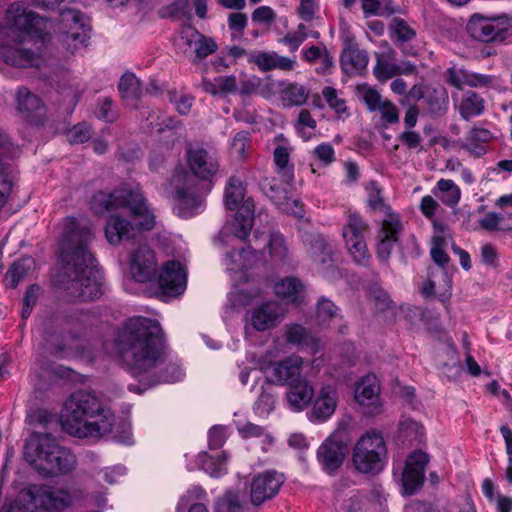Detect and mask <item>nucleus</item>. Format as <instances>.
<instances>
[{"mask_svg": "<svg viewBox=\"0 0 512 512\" xmlns=\"http://www.w3.org/2000/svg\"><path fill=\"white\" fill-rule=\"evenodd\" d=\"M93 234L86 224L67 218L61 243V266L55 284L69 296L81 301L98 299L102 295V276L96 259L88 250Z\"/></svg>", "mask_w": 512, "mask_h": 512, "instance_id": "nucleus-1", "label": "nucleus"}, {"mask_svg": "<svg viewBox=\"0 0 512 512\" xmlns=\"http://www.w3.org/2000/svg\"><path fill=\"white\" fill-rule=\"evenodd\" d=\"M91 208L97 214L121 208L129 209L134 225L119 216H111L108 220L105 234L108 242L113 245L133 238L137 231L151 230L155 224V216L149 209L142 192L128 185H123L110 193L97 192L91 199Z\"/></svg>", "mask_w": 512, "mask_h": 512, "instance_id": "nucleus-2", "label": "nucleus"}, {"mask_svg": "<svg viewBox=\"0 0 512 512\" xmlns=\"http://www.w3.org/2000/svg\"><path fill=\"white\" fill-rule=\"evenodd\" d=\"M60 424L73 437L99 440L113 432L116 415L100 396L79 389L65 400Z\"/></svg>", "mask_w": 512, "mask_h": 512, "instance_id": "nucleus-3", "label": "nucleus"}, {"mask_svg": "<svg viewBox=\"0 0 512 512\" xmlns=\"http://www.w3.org/2000/svg\"><path fill=\"white\" fill-rule=\"evenodd\" d=\"M117 349L124 363L136 371L155 366L163 353L159 323L143 317L129 319L118 335Z\"/></svg>", "mask_w": 512, "mask_h": 512, "instance_id": "nucleus-4", "label": "nucleus"}, {"mask_svg": "<svg viewBox=\"0 0 512 512\" xmlns=\"http://www.w3.org/2000/svg\"><path fill=\"white\" fill-rule=\"evenodd\" d=\"M186 160L191 172L178 171L171 178L174 197L182 210H192L201 204L200 197L195 193L196 180L211 181L218 173L220 163L215 152L202 147L189 148Z\"/></svg>", "mask_w": 512, "mask_h": 512, "instance_id": "nucleus-5", "label": "nucleus"}, {"mask_svg": "<svg viewBox=\"0 0 512 512\" xmlns=\"http://www.w3.org/2000/svg\"><path fill=\"white\" fill-rule=\"evenodd\" d=\"M24 458L43 476L65 474L76 465L75 455L49 433H32L24 446Z\"/></svg>", "mask_w": 512, "mask_h": 512, "instance_id": "nucleus-6", "label": "nucleus"}, {"mask_svg": "<svg viewBox=\"0 0 512 512\" xmlns=\"http://www.w3.org/2000/svg\"><path fill=\"white\" fill-rule=\"evenodd\" d=\"M387 458V446L381 433L369 430L355 443L352 452V464L355 470L363 474H376L384 468Z\"/></svg>", "mask_w": 512, "mask_h": 512, "instance_id": "nucleus-7", "label": "nucleus"}, {"mask_svg": "<svg viewBox=\"0 0 512 512\" xmlns=\"http://www.w3.org/2000/svg\"><path fill=\"white\" fill-rule=\"evenodd\" d=\"M19 500L28 511L44 509L55 512L68 506L71 497L67 491L33 484L20 492Z\"/></svg>", "mask_w": 512, "mask_h": 512, "instance_id": "nucleus-8", "label": "nucleus"}, {"mask_svg": "<svg viewBox=\"0 0 512 512\" xmlns=\"http://www.w3.org/2000/svg\"><path fill=\"white\" fill-rule=\"evenodd\" d=\"M174 44L177 52L193 64H199L218 49V45L213 38L200 33L190 25L181 29Z\"/></svg>", "mask_w": 512, "mask_h": 512, "instance_id": "nucleus-9", "label": "nucleus"}, {"mask_svg": "<svg viewBox=\"0 0 512 512\" xmlns=\"http://www.w3.org/2000/svg\"><path fill=\"white\" fill-rule=\"evenodd\" d=\"M5 23L10 28L41 39L50 30L49 20L30 10L22 2L12 3L8 7L5 13Z\"/></svg>", "mask_w": 512, "mask_h": 512, "instance_id": "nucleus-10", "label": "nucleus"}, {"mask_svg": "<svg viewBox=\"0 0 512 512\" xmlns=\"http://www.w3.org/2000/svg\"><path fill=\"white\" fill-rule=\"evenodd\" d=\"M303 360L300 356L291 355L286 359L275 363L273 365L266 366L263 373L271 384L275 381L286 384H295L300 380L302 372ZM262 373L261 370L252 369L249 371H243L240 379L242 382H247L248 376L254 374L255 376Z\"/></svg>", "mask_w": 512, "mask_h": 512, "instance_id": "nucleus-11", "label": "nucleus"}, {"mask_svg": "<svg viewBox=\"0 0 512 512\" xmlns=\"http://www.w3.org/2000/svg\"><path fill=\"white\" fill-rule=\"evenodd\" d=\"M366 223L356 214H350L343 226L342 235L353 260L362 266L368 264L370 254L365 241Z\"/></svg>", "mask_w": 512, "mask_h": 512, "instance_id": "nucleus-12", "label": "nucleus"}, {"mask_svg": "<svg viewBox=\"0 0 512 512\" xmlns=\"http://www.w3.org/2000/svg\"><path fill=\"white\" fill-rule=\"evenodd\" d=\"M129 270L132 278L139 283H147L155 278L157 260L148 245L141 244L130 252Z\"/></svg>", "mask_w": 512, "mask_h": 512, "instance_id": "nucleus-13", "label": "nucleus"}, {"mask_svg": "<svg viewBox=\"0 0 512 512\" xmlns=\"http://www.w3.org/2000/svg\"><path fill=\"white\" fill-rule=\"evenodd\" d=\"M254 205L249 199L244 201L235 214L232 223L226 224L219 234L223 244H233L235 240H244L253 226Z\"/></svg>", "mask_w": 512, "mask_h": 512, "instance_id": "nucleus-14", "label": "nucleus"}, {"mask_svg": "<svg viewBox=\"0 0 512 512\" xmlns=\"http://www.w3.org/2000/svg\"><path fill=\"white\" fill-rule=\"evenodd\" d=\"M429 463V456L421 450L408 455L402 473V485L405 494H414L424 482V470Z\"/></svg>", "mask_w": 512, "mask_h": 512, "instance_id": "nucleus-15", "label": "nucleus"}, {"mask_svg": "<svg viewBox=\"0 0 512 512\" xmlns=\"http://www.w3.org/2000/svg\"><path fill=\"white\" fill-rule=\"evenodd\" d=\"M187 274L180 262L170 260L164 263L158 276V286L167 296H178L186 289Z\"/></svg>", "mask_w": 512, "mask_h": 512, "instance_id": "nucleus-16", "label": "nucleus"}, {"mask_svg": "<svg viewBox=\"0 0 512 512\" xmlns=\"http://www.w3.org/2000/svg\"><path fill=\"white\" fill-rule=\"evenodd\" d=\"M284 482L282 474L264 472L255 476L250 484V500L253 505H260L273 498Z\"/></svg>", "mask_w": 512, "mask_h": 512, "instance_id": "nucleus-17", "label": "nucleus"}, {"mask_svg": "<svg viewBox=\"0 0 512 512\" xmlns=\"http://www.w3.org/2000/svg\"><path fill=\"white\" fill-rule=\"evenodd\" d=\"M401 230L402 223L399 215L388 213L378 232L377 257L381 261L387 262L389 259Z\"/></svg>", "mask_w": 512, "mask_h": 512, "instance_id": "nucleus-18", "label": "nucleus"}, {"mask_svg": "<svg viewBox=\"0 0 512 512\" xmlns=\"http://www.w3.org/2000/svg\"><path fill=\"white\" fill-rule=\"evenodd\" d=\"M0 58L7 64L19 68L39 66L42 58L39 53L26 47V43L0 44Z\"/></svg>", "mask_w": 512, "mask_h": 512, "instance_id": "nucleus-19", "label": "nucleus"}, {"mask_svg": "<svg viewBox=\"0 0 512 512\" xmlns=\"http://www.w3.org/2000/svg\"><path fill=\"white\" fill-rule=\"evenodd\" d=\"M285 311L277 302H267L251 312V326L256 331H267L276 327L284 318Z\"/></svg>", "mask_w": 512, "mask_h": 512, "instance_id": "nucleus-20", "label": "nucleus"}, {"mask_svg": "<svg viewBox=\"0 0 512 512\" xmlns=\"http://www.w3.org/2000/svg\"><path fill=\"white\" fill-rule=\"evenodd\" d=\"M512 35V21L507 16L482 15V42L501 43Z\"/></svg>", "mask_w": 512, "mask_h": 512, "instance_id": "nucleus-21", "label": "nucleus"}, {"mask_svg": "<svg viewBox=\"0 0 512 512\" xmlns=\"http://www.w3.org/2000/svg\"><path fill=\"white\" fill-rule=\"evenodd\" d=\"M347 447L327 438L318 448L317 458L327 473L338 470L345 459Z\"/></svg>", "mask_w": 512, "mask_h": 512, "instance_id": "nucleus-22", "label": "nucleus"}, {"mask_svg": "<svg viewBox=\"0 0 512 512\" xmlns=\"http://www.w3.org/2000/svg\"><path fill=\"white\" fill-rule=\"evenodd\" d=\"M315 400L311 417L316 421H325L330 418L337 407V392L334 386H321L315 391Z\"/></svg>", "mask_w": 512, "mask_h": 512, "instance_id": "nucleus-23", "label": "nucleus"}, {"mask_svg": "<svg viewBox=\"0 0 512 512\" xmlns=\"http://www.w3.org/2000/svg\"><path fill=\"white\" fill-rule=\"evenodd\" d=\"M17 111L26 119L42 118L46 107L43 101L26 87H20L16 93Z\"/></svg>", "mask_w": 512, "mask_h": 512, "instance_id": "nucleus-24", "label": "nucleus"}, {"mask_svg": "<svg viewBox=\"0 0 512 512\" xmlns=\"http://www.w3.org/2000/svg\"><path fill=\"white\" fill-rule=\"evenodd\" d=\"M354 398L364 414L378 415L383 411L380 386H356Z\"/></svg>", "mask_w": 512, "mask_h": 512, "instance_id": "nucleus-25", "label": "nucleus"}, {"mask_svg": "<svg viewBox=\"0 0 512 512\" xmlns=\"http://www.w3.org/2000/svg\"><path fill=\"white\" fill-rule=\"evenodd\" d=\"M368 60L367 53L354 43L343 49L340 58L342 70L348 75L360 74L366 69Z\"/></svg>", "mask_w": 512, "mask_h": 512, "instance_id": "nucleus-26", "label": "nucleus"}, {"mask_svg": "<svg viewBox=\"0 0 512 512\" xmlns=\"http://www.w3.org/2000/svg\"><path fill=\"white\" fill-rule=\"evenodd\" d=\"M40 381L44 382H85L86 376L72 370L69 367L50 364L41 367Z\"/></svg>", "mask_w": 512, "mask_h": 512, "instance_id": "nucleus-27", "label": "nucleus"}, {"mask_svg": "<svg viewBox=\"0 0 512 512\" xmlns=\"http://www.w3.org/2000/svg\"><path fill=\"white\" fill-rule=\"evenodd\" d=\"M256 249L268 248L270 256L276 261H282L287 255V248L280 234H265L256 232L254 235Z\"/></svg>", "mask_w": 512, "mask_h": 512, "instance_id": "nucleus-28", "label": "nucleus"}, {"mask_svg": "<svg viewBox=\"0 0 512 512\" xmlns=\"http://www.w3.org/2000/svg\"><path fill=\"white\" fill-rule=\"evenodd\" d=\"M304 290V284L295 277H286L274 285L275 294L287 303H299Z\"/></svg>", "mask_w": 512, "mask_h": 512, "instance_id": "nucleus-29", "label": "nucleus"}, {"mask_svg": "<svg viewBox=\"0 0 512 512\" xmlns=\"http://www.w3.org/2000/svg\"><path fill=\"white\" fill-rule=\"evenodd\" d=\"M392 37H396L398 46L405 55L415 56L416 50L413 47H407L406 42L412 40L416 36L415 30L408 25V23L401 18H393L389 27Z\"/></svg>", "mask_w": 512, "mask_h": 512, "instance_id": "nucleus-30", "label": "nucleus"}, {"mask_svg": "<svg viewBox=\"0 0 512 512\" xmlns=\"http://www.w3.org/2000/svg\"><path fill=\"white\" fill-rule=\"evenodd\" d=\"M306 241L308 245V253L314 262L327 264L333 261L332 248L322 235H309Z\"/></svg>", "mask_w": 512, "mask_h": 512, "instance_id": "nucleus-31", "label": "nucleus"}, {"mask_svg": "<svg viewBox=\"0 0 512 512\" xmlns=\"http://www.w3.org/2000/svg\"><path fill=\"white\" fill-rule=\"evenodd\" d=\"M315 396L313 386H288L286 400L294 411L304 410Z\"/></svg>", "mask_w": 512, "mask_h": 512, "instance_id": "nucleus-32", "label": "nucleus"}, {"mask_svg": "<svg viewBox=\"0 0 512 512\" xmlns=\"http://www.w3.org/2000/svg\"><path fill=\"white\" fill-rule=\"evenodd\" d=\"M202 88L205 92L213 96L227 95L237 92L238 82L236 80V77L233 75L219 76L212 81L208 79H203Z\"/></svg>", "mask_w": 512, "mask_h": 512, "instance_id": "nucleus-33", "label": "nucleus"}, {"mask_svg": "<svg viewBox=\"0 0 512 512\" xmlns=\"http://www.w3.org/2000/svg\"><path fill=\"white\" fill-rule=\"evenodd\" d=\"M256 247L253 249L252 246L242 247L238 251L228 253V269L231 271L248 270L254 266L258 257L255 254Z\"/></svg>", "mask_w": 512, "mask_h": 512, "instance_id": "nucleus-34", "label": "nucleus"}, {"mask_svg": "<svg viewBox=\"0 0 512 512\" xmlns=\"http://www.w3.org/2000/svg\"><path fill=\"white\" fill-rule=\"evenodd\" d=\"M309 89L298 83H290L280 92V99L284 106H301L309 97Z\"/></svg>", "mask_w": 512, "mask_h": 512, "instance_id": "nucleus-35", "label": "nucleus"}, {"mask_svg": "<svg viewBox=\"0 0 512 512\" xmlns=\"http://www.w3.org/2000/svg\"><path fill=\"white\" fill-rule=\"evenodd\" d=\"M34 266V260L29 257L15 261L6 273V285L15 288L20 281L28 276Z\"/></svg>", "mask_w": 512, "mask_h": 512, "instance_id": "nucleus-36", "label": "nucleus"}, {"mask_svg": "<svg viewBox=\"0 0 512 512\" xmlns=\"http://www.w3.org/2000/svg\"><path fill=\"white\" fill-rule=\"evenodd\" d=\"M395 59V52L389 48L386 53L377 58L376 66L374 67V74L380 81H387L394 76L398 75L397 64L393 61Z\"/></svg>", "mask_w": 512, "mask_h": 512, "instance_id": "nucleus-37", "label": "nucleus"}, {"mask_svg": "<svg viewBox=\"0 0 512 512\" xmlns=\"http://www.w3.org/2000/svg\"><path fill=\"white\" fill-rule=\"evenodd\" d=\"M246 192L244 182L237 176H231L225 189V204L234 210L243 201Z\"/></svg>", "mask_w": 512, "mask_h": 512, "instance_id": "nucleus-38", "label": "nucleus"}, {"mask_svg": "<svg viewBox=\"0 0 512 512\" xmlns=\"http://www.w3.org/2000/svg\"><path fill=\"white\" fill-rule=\"evenodd\" d=\"M274 162L277 172L283 179L286 185H291L294 179L293 166L289 164L290 153L284 146H277L274 150Z\"/></svg>", "mask_w": 512, "mask_h": 512, "instance_id": "nucleus-39", "label": "nucleus"}, {"mask_svg": "<svg viewBox=\"0 0 512 512\" xmlns=\"http://www.w3.org/2000/svg\"><path fill=\"white\" fill-rule=\"evenodd\" d=\"M482 488L488 500L496 505L498 512L512 511V498L500 494L492 480L485 479Z\"/></svg>", "mask_w": 512, "mask_h": 512, "instance_id": "nucleus-40", "label": "nucleus"}, {"mask_svg": "<svg viewBox=\"0 0 512 512\" xmlns=\"http://www.w3.org/2000/svg\"><path fill=\"white\" fill-rule=\"evenodd\" d=\"M118 89L121 97L126 101L134 102L141 96L140 81L130 72L121 77Z\"/></svg>", "mask_w": 512, "mask_h": 512, "instance_id": "nucleus-41", "label": "nucleus"}, {"mask_svg": "<svg viewBox=\"0 0 512 512\" xmlns=\"http://www.w3.org/2000/svg\"><path fill=\"white\" fill-rule=\"evenodd\" d=\"M261 188L277 206L281 205L283 200H287V189L276 178H264L261 181Z\"/></svg>", "mask_w": 512, "mask_h": 512, "instance_id": "nucleus-42", "label": "nucleus"}, {"mask_svg": "<svg viewBox=\"0 0 512 512\" xmlns=\"http://www.w3.org/2000/svg\"><path fill=\"white\" fill-rule=\"evenodd\" d=\"M431 257L437 267L430 268V270H434L437 275L442 278L444 286H450L451 278L446 270V266L449 263V257L446 252L438 245H435L431 249Z\"/></svg>", "mask_w": 512, "mask_h": 512, "instance_id": "nucleus-43", "label": "nucleus"}, {"mask_svg": "<svg viewBox=\"0 0 512 512\" xmlns=\"http://www.w3.org/2000/svg\"><path fill=\"white\" fill-rule=\"evenodd\" d=\"M87 39L88 29L80 25L75 29L70 27L64 34L63 42L67 49L74 53L77 49L86 45Z\"/></svg>", "mask_w": 512, "mask_h": 512, "instance_id": "nucleus-44", "label": "nucleus"}, {"mask_svg": "<svg viewBox=\"0 0 512 512\" xmlns=\"http://www.w3.org/2000/svg\"><path fill=\"white\" fill-rule=\"evenodd\" d=\"M226 461L227 456L225 452H221L216 456H208L206 454L201 456L202 468L212 477H218L226 471Z\"/></svg>", "mask_w": 512, "mask_h": 512, "instance_id": "nucleus-45", "label": "nucleus"}, {"mask_svg": "<svg viewBox=\"0 0 512 512\" xmlns=\"http://www.w3.org/2000/svg\"><path fill=\"white\" fill-rule=\"evenodd\" d=\"M437 187L440 192L438 197L444 204L454 206L458 203L460 190L452 180L441 179L438 181Z\"/></svg>", "mask_w": 512, "mask_h": 512, "instance_id": "nucleus-46", "label": "nucleus"}, {"mask_svg": "<svg viewBox=\"0 0 512 512\" xmlns=\"http://www.w3.org/2000/svg\"><path fill=\"white\" fill-rule=\"evenodd\" d=\"M353 419L349 415L343 416L337 424L336 429L328 437L329 439L348 447L351 441Z\"/></svg>", "mask_w": 512, "mask_h": 512, "instance_id": "nucleus-47", "label": "nucleus"}, {"mask_svg": "<svg viewBox=\"0 0 512 512\" xmlns=\"http://www.w3.org/2000/svg\"><path fill=\"white\" fill-rule=\"evenodd\" d=\"M509 223H505V219L500 214L490 212L482 218V228L489 231H503L507 232L512 230V214L508 216Z\"/></svg>", "mask_w": 512, "mask_h": 512, "instance_id": "nucleus-48", "label": "nucleus"}, {"mask_svg": "<svg viewBox=\"0 0 512 512\" xmlns=\"http://www.w3.org/2000/svg\"><path fill=\"white\" fill-rule=\"evenodd\" d=\"M368 191V205L374 211H380L385 213V218L388 216V213H393L391 211L390 206H388L381 195V190L377 186L376 182L372 181L367 186Z\"/></svg>", "mask_w": 512, "mask_h": 512, "instance_id": "nucleus-49", "label": "nucleus"}, {"mask_svg": "<svg viewBox=\"0 0 512 512\" xmlns=\"http://www.w3.org/2000/svg\"><path fill=\"white\" fill-rule=\"evenodd\" d=\"M422 429V426L411 418L402 419L399 423L400 436L411 443L421 440Z\"/></svg>", "mask_w": 512, "mask_h": 512, "instance_id": "nucleus-50", "label": "nucleus"}, {"mask_svg": "<svg viewBox=\"0 0 512 512\" xmlns=\"http://www.w3.org/2000/svg\"><path fill=\"white\" fill-rule=\"evenodd\" d=\"M461 115L465 119H470L480 113V101L476 92L468 91L460 105Z\"/></svg>", "mask_w": 512, "mask_h": 512, "instance_id": "nucleus-51", "label": "nucleus"}, {"mask_svg": "<svg viewBox=\"0 0 512 512\" xmlns=\"http://www.w3.org/2000/svg\"><path fill=\"white\" fill-rule=\"evenodd\" d=\"M338 308L335 304L327 299L321 298L317 303L316 317L320 324H326L333 318L337 317Z\"/></svg>", "mask_w": 512, "mask_h": 512, "instance_id": "nucleus-52", "label": "nucleus"}, {"mask_svg": "<svg viewBox=\"0 0 512 512\" xmlns=\"http://www.w3.org/2000/svg\"><path fill=\"white\" fill-rule=\"evenodd\" d=\"M239 493L228 491L217 502L218 512H241Z\"/></svg>", "mask_w": 512, "mask_h": 512, "instance_id": "nucleus-53", "label": "nucleus"}, {"mask_svg": "<svg viewBox=\"0 0 512 512\" xmlns=\"http://www.w3.org/2000/svg\"><path fill=\"white\" fill-rule=\"evenodd\" d=\"M322 95L328 106L337 114L345 113L347 110L346 101L338 96V92L334 87L326 86L322 89Z\"/></svg>", "mask_w": 512, "mask_h": 512, "instance_id": "nucleus-54", "label": "nucleus"}, {"mask_svg": "<svg viewBox=\"0 0 512 512\" xmlns=\"http://www.w3.org/2000/svg\"><path fill=\"white\" fill-rule=\"evenodd\" d=\"M286 341L293 345L306 344L309 340L307 330L299 324H290L285 327Z\"/></svg>", "mask_w": 512, "mask_h": 512, "instance_id": "nucleus-55", "label": "nucleus"}, {"mask_svg": "<svg viewBox=\"0 0 512 512\" xmlns=\"http://www.w3.org/2000/svg\"><path fill=\"white\" fill-rule=\"evenodd\" d=\"M369 299L374 303L379 311H386L393 308V301L390 296L381 287L372 286Z\"/></svg>", "mask_w": 512, "mask_h": 512, "instance_id": "nucleus-56", "label": "nucleus"}, {"mask_svg": "<svg viewBox=\"0 0 512 512\" xmlns=\"http://www.w3.org/2000/svg\"><path fill=\"white\" fill-rule=\"evenodd\" d=\"M91 137V128L86 124H78L67 133V139L71 144H82Z\"/></svg>", "mask_w": 512, "mask_h": 512, "instance_id": "nucleus-57", "label": "nucleus"}, {"mask_svg": "<svg viewBox=\"0 0 512 512\" xmlns=\"http://www.w3.org/2000/svg\"><path fill=\"white\" fill-rule=\"evenodd\" d=\"M84 18V14L75 9H66L61 11V21L68 28V30L70 27L75 29L80 25L86 27Z\"/></svg>", "mask_w": 512, "mask_h": 512, "instance_id": "nucleus-58", "label": "nucleus"}, {"mask_svg": "<svg viewBox=\"0 0 512 512\" xmlns=\"http://www.w3.org/2000/svg\"><path fill=\"white\" fill-rule=\"evenodd\" d=\"M95 115L99 119H103L107 122H113L117 118V112L113 108V102L109 98H104L99 101L98 107L95 111Z\"/></svg>", "mask_w": 512, "mask_h": 512, "instance_id": "nucleus-59", "label": "nucleus"}, {"mask_svg": "<svg viewBox=\"0 0 512 512\" xmlns=\"http://www.w3.org/2000/svg\"><path fill=\"white\" fill-rule=\"evenodd\" d=\"M376 111H379L381 113V118L389 124H394L399 121V111L389 100H384Z\"/></svg>", "mask_w": 512, "mask_h": 512, "instance_id": "nucleus-60", "label": "nucleus"}, {"mask_svg": "<svg viewBox=\"0 0 512 512\" xmlns=\"http://www.w3.org/2000/svg\"><path fill=\"white\" fill-rule=\"evenodd\" d=\"M276 19V14L269 6H260L252 13V20L254 22L270 25Z\"/></svg>", "mask_w": 512, "mask_h": 512, "instance_id": "nucleus-61", "label": "nucleus"}, {"mask_svg": "<svg viewBox=\"0 0 512 512\" xmlns=\"http://www.w3.org/2000/svg\"><path fill=\"white\" fill-rule=\"evenodd\" d=\"M249 146V133L241 131L237 133L232 141L233 153L238 157H244L246 154V148Z\"/></svg>", "mask_w": 512, "mask_h": 512, "instance_id": "nucleus-62", "label": "nucleus"}, {"mask_svg": "<svg viewBox=\"0 0 512 512\" xmlns=\"http://www.w3.org/2000/svg\"><path fill=\"white\" fill-rule=\"evenodd\" d=\"M362 99L370 111H376L384 101L379 92L373 88H364L362 90Z\"/></svg>", "mask_w": 512, "mask_h": 512, "instance_id": "nucleus-63", "label": "nucleus"}, {"mask_svg": "<svg viewBox=\"0 0 512 512\" xmlns=\"http://www.w3.org/2000/svg\"><path fill=\"white\" fill-rule=\"evenodd\" d=\"M399 140L408 148L416 149L421 147L422 138L420 134L411 129H406L399 135Z\"/></svg>", "mask_w": 512, "mask_h": 512, "instance_id": "nucleus-64", "label": "nucleus"}]
</instances>
